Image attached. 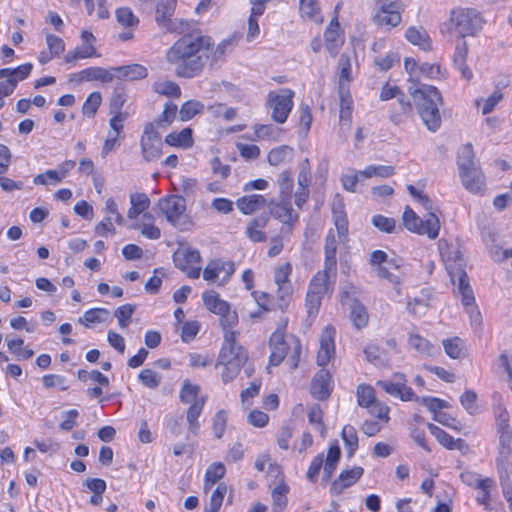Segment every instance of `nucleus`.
Listing matches in <instances>:
<instances>
[{
    "mask_svg": "<svg viewBox=\"0 0 512 512\" xmlns=\"http://www.w3.org/2000/svg\"><path fill=\"white\" fill-rule=\"evenodd\" d=\"M302 17L309 20H319V7L316 0H299Z\"/></svg>",
    "mask_w": 512,
    "mask_h": 512,
    "instance_id": "052dcab7",
    "label": "nucleus"
},
{
    "mask_svg": "<svg viewBox=\"0 0 512 512\" xmlns=\"http://www.w3.org/2000/svg\"><path fill=\"white\" fill-rule=\"evenodd\" d=\"M335 329L327 326L320 337V349L317 354V364L324 367L335 354L334 346Z\"/></svg>",
    "mask_w": 512,
    "mask_h": 512,
    "instance_id": "aec40b11",
    "label": "nucleus"
},
{
    "mask_svg": "<svg viewBox=\"0 0 512 512\" xmlns=\"http://www.w3.org/2000/svg\"><path fill=\"white\" fill-rule=\"evenodd\" d=\"M294 92L282 89L279 93L271 92L268 95V104L272 108V118L277 123H284L293 107Z\"/></svg>",
    "mask_w": 512,
    "mask_h": 512,
    "instance_id": "2eb2a0df",
    "label": "nucleus"
},
{
    "mask_svg": "<svg viewBox=\"0 0 512 512\" xmlns=\"http://www.w3.org/2000/svg\"><path fill=\"white\" fill-rule=\"evenodd\" d=\"M119 73V78L129 80L144 79L148 76V69L140 64H131L114 68Z\"/></svg>",
    "mask_w": 512,
    "mask_h": 512,
    "instance_id": "c9c22d12",
    "label": "nucleus"
},
{
    "mask_svg": "<svg viewBox=\"0 0 512 512\" xmlns=\"http://www.w3.org/2000/svg\"><path fill=\"white\" fill-rule=\"evenodd\" d=\"M226 468L223 463L215 462L211 464L205 473L204 489H210L217 481L222 479L225 475Z\"/></svg>",
    "mask_w": 512,
    "mask_h": 512,
    "instance_id": "ea45409f",
    "label": "nucleus"
},
{
    "mask_svg": "<svg viewBox=\"0 0 512 512\" xmlns=\"http://www.w3.org/2000/svg\"><path fill=\"white\" fill-rule=\"evenodd\" d=\"M235 42L234 37H229L214 47L211 37L192 31L180 37L167 50L165 59L174 66L178 77L189 79L201 74L209 58L212 63L218 62L231 51Z\"/></svg>",
    "mask_w": 512,
    "mask_h": 512,
    "instance_id": "f257e3e1",
    "label": "nucleus"
},
{
    "mask_svg": "<svg viewBox=\"0 0 512 512\" xmlns=\"http://www.w3.org/2000/svg\"><path fill=\"white\" fill-rule=\"evenodd\" d=\"M443 347L445 353L453 359H457L461 356L463 341L459 337L443 340Z\"/></svg>",
    "mask_w": 512,
    "mask_h": 512,
    "instance_id": "680f3d73",
    "label": "nucleus"
},
{
    "mask_svg": "<svg viewBox=\"0 0 512 512\" xmlns=\"http://www.w3.org/2000/svg\"><path fill=\"white\" fill-rule=\"evenodd\" d=\"M135 312V306L131 304H124L115 310V317L118 320L119 326L124 329L129 325L133 313Z\"/></svg>",
    "mask_w": 512,
    "mask_h": 512,
    "instance_id": "0e129e2a",
    "label": "nucleus"
},
{
    "mask_svg": "<svg viewBox=\"0 0 512 512\" xmlns=\"http://www.w3.org/2000/svg\"><path fill=\"white\" fill-rule=\"evenodd\" d=\"M142 156L145 161L153 162L162 155V142L140 141Z\"/></svg>",
    "mask_w": 512,
    "mask_h": 512,
    "instance_id": "c03bdc74",
    "label": "nucleus"
},
{
    "mask_svg": "<svg viewBox=\"0 0 512 512\" xmlns=\"http://www.w3.org/2000/svg\"><path fill=\"white\" fill-rule=\"evenodd\" d=\"M339 22L337 17H334L324 33L325 47L332 57H335L344 43L343 38L339 33Z\"/></svg>",
    "mask_w": 512,
    "mask_h": 512,
    "instance_id": "5701e85b",
    "label": "nucleus"
},
{
    "mask_svg": "<svg viewBox=\"0 0 512 512\" xmlns=\"http://www.w3.org/2000/svg\"><path fill=\"white\" fill-rule=\"evenodd\" d=\"M267 208L270 216L285 225L282 232L290 234L293 227L299 221V215L292 208L291 199L280 198V201L270 200L267 203Z\"/></svg>",
    "mask_w": 512,
    "mask_h": 512,
    "instance_id": "ddd939ff",
    "label": "nucleus"
},
{
    "mask_svg": "<svg viewBox=\"0 0 512 512\" xmlns=\"http://www.w3.org/2000/svg\"><path fill=\"white\" fill-rule=\"evenodd\" d=\"M138 378L142 385L149 389H156L162 380V376L152 369H143Z\"/></svg>",
    "mask_w": 512,
    "mask_h": 512,
    "instance_id": "13d9d810",
    "label": "nucleus"
},
{
    "mask_svg": "<svg viewBox=\"0 0 512 512\" xmlns=\"http://www.w3.org/2000/svg\"><path fill=\"white\" fill-rule=\"evenodd\" d=\"M357 401L362 407H370L376 401L374 389L370 385H359L357 388Z\"/></svg>",
    "mask_w": 512,
    "mask_h": 512,
    "instance_id": "6e6d98bb",
    "label": "nucleus"
},
{
    "mask_svg": "<svg viewBox=\"0 0 512 512\" xmlns=\"http://www.w3.org/2000/svg\"><path fill=\"white\" fill-rule=\"evenodd\" d=\"M468 56V46L465 41H462L456 46L454 54V65L461 73L463 79L469 81L473 78V72L466 63Z\"/></svg>",
    "mask_w": 512,
    "mask_h": 512,
    "instance_id": "a878e982",
    "label": "nucleus"
},
{
    "mask_svg": "<svg viewBox=\"0 0 512 512\" xmlns=\"http://www.w3.org/2000/svg\"><path fill=\"white\" fill-rule=\"evenodd\" d=\"M332 391L331 375L328 370L320 369L314 376L310 392L311 395L320 401L329 398Z\"/></svg>",
    "mask_w": 512,
    "mask_h": 512,
    "instance_id": "6ab92c4d",
    "label": "nucleus"
},
{
    "mask_svg": "<svg viewBox=\"0 0 512 512\" xmlns=\"http://www.w3.org/2000/svg\"><path fill=\"white\" fill-rule=\"evenodd\" d=\"M248 355L242 346L236 344V332H229L224 335L218 365H223L222 381L227 384L234 380L240 372L242 366L247 362Z\"/></svg>",
    "mask_w": 512,
    "mask_h": 512,
    "instance_id": "39448f33",
    "label": "nucleus"
},
{
    "mask_svg": "<svg viewBox=\"0 0 512 512\" xmlns=\"http://www.w3.org/2000/svg\"><path fill=\"white\" fill-rule=\"evenodd\" d=\"M375 2L377 10L373 21L376 25L393 28L401 23V10L404 7L402 1L375 0Z\"/></svg>",
    "mask_w": 512,
    "mask_h": 512,
    "instance_id": "f8f14e48",
    "label": "nucleus"
},
{
    "mask_svg": "<svg viewBox=\"0 0 512 512\" xmlns=\"http://www.w3.org/2000/svg\"><path fill=\"white\" fill-rule=\"evenodd\" d=\"M100 55L97 53V50L94 45H83L76 47L74 50L69 51L65 57L64 61L66 63H72L79 59H86L91 57H99Z\"/></svg>",
    "mask_w": 512,
    "mask_h": 512,
    "instance_id": "4c0bfd02",
    "label": "nucleus"
},
{
    "mask_svg": "<svg viewBox=\"0 0 512 512\" xmlns=\"http://www.w3.org/2000/svg\"><path fill=\"white\" fill-rule=\"evenodd\" d=\"M173 260L175 266L185 272L191 279H197L201 273V262L199 250L190 247L183 248L174 253Z\"/></svg>",
    "mask_w": 512,
    "mask_h": 512,
    "instance_id": "4468645a",
    "label": "nucleus"
},
{
    "mask_svg": "<svg viewBox=\"0 0 512 512\" xmlns=\"http://www.w3.org/2000/svg\"><path fill=\"white\" fill-rule=\"evenodd\" d=\"M446 269L453 285H457L458 291L462 296V304L465 307L466 312L470 315L471 321L473 323L480 324L481 314L475 306V297L469 284L467 273L460 265L457 266L456 264H447Z\"/></svg>",
    "mask_w": 512,
    "mask_h": 512,
    "instance_id": "0eeeda50",
    "label": "nucleus"
},
{
    "mask_svg": "<svg viewBox=\"0 0 512 512\" xmlns=\"http://www.w3.org/2000/svg\"><path fill=\"white\" fill-rule=\"evenodd\" d=\"M337 242L335 238V234L332 230H330L325 238L324 244V253H325V261L324 267L327 270L336 271L337 270Z\"/></svg>",
    "mask_w": 512,
    "mask_h": 512,
    "instance_id": "cd10ccee",
    "label": "nucleus"
},
{
    "mask_svg": "<svg viewBox=\"0 0 512 512\" xmlns=\"http://www.w3.org/2000/svg\"><path fill=\"white\" fill-rule=\"evenodd\" d=\"M267 200L263 195L251 194L236 201L237 208L245 215L253 214L267 207Z\"/></svg>",
    "mask_w": 512,
    "mask_h": 512,
    "instance_id": "b1692460",
    "label": "nucleus"
},
{
    "mask_svg": "<svg viewBox=\"0 0 512 512\" xmlns=\"http://www.w3.org/2000/svg\"><path fill=\"white\" fill-rule=\"evenodd\" d=\"M269 222L268 214H261L250 220L246 227V235L253 242H263L266 240V234L262 231Z\"/></svg>",
    "mask_w": 512,
    "mask_h": 512,
    "instance_id": "393cba45",
    "label": "nucleus"
},
{
    "mask_svg": "<svg viewBox=\"0 0 512 512\" xmlns=\"http://www.w3.org/2000/svg\"><path fill=\"white\" fill-rule=\"evenodd\" d=\"M362 467H353L349 470H344L340 473L338 478L331 483L330 492L333 495L341 494L346 488L354 485L363 475Z\"/></svg>",
    "mask_w": 512,
    "mask_h": 512,
    "instance_id": "4be33fe9",
    "label": "nucleus"
},
{
    "mask_svg": "<svg viewBox=\"0 0 512 512\" xmlns=\"http://www.w3.org/2000/svg\"><path fill=\"white\" fill-rule=\"evenodd\" d=\"M110 317V312L106 308H91L87 310L82 317L78 319V323L89 327L91 324L104 323Z\"/></svg>",
    "mask_w": 512,
    "mask_h": 512,
    "instance_id": "2f4dec72",
    "label": "nucleus"
},
{
    "mask_svg": "<svg viewBox=\"0 0 512 512\" xmlns=\"http://www.w3.org/2000/svg\"><path fill=\"white\" fill-rule=\"evenodd\" d=\"M351 319L357 329L365 327L368 323V314L365 307L357 301L351 305Z\"/></svg>",
    "mask_w": 512,
    "mask_h": 512,
    "instance_id": "8fccbe9b",
    "label": "nucleus"
},
{
    "mask_svg": "<svg viewBox=\"0 0 512 512\" xmlns=\"http://www.w3.org/2000/svg\"><path fill=\"white\" fill-rule=\"evenodd\" d=\"M101 101L102 97L99 92L91 93L83 104L82 113L87 117H93L96 114Z\"/></svg>",
    "mask_w": 512,
    "mask_h": 512,
    "instance_id": "bf43d9fd",
    "label": "nucleus"
},
{
    "mask_svg": "<svg viewBox=\"0 0 512 512\" xmlns=\"http://www.w3.org/2000/svg\"><path fill=\"white\" fill-rule=\"evenodd\" d=\"M227 492V487L225 484H219L217 488L213 491L209 504L205 508V512H218L223 500L224 496Z\"/></svg>",
    "mask_w": 512,
    "mask_h": 512,
    "instance_id": "5fc2aeb1",
    "label": "nucleus"
},
{
    "mask_svg": "<svg viewBox=\"0 0 512 512\" xmlns=\"http://www.w3.org/2000/svg\"><path fill=\"white\" fill-rule=\"evenodd\" d=\"M291 148L288 146H281L278 148L272 149L268 154V162L272 166H278L281 163L285 162L289 153L291 152Z\"/></svg>",
    "mask_w": 512,
    "mask_h": 512,
    "instance_id": "774afa93",
    "label": "nucleus"
},
{
    "mask_svg": "<svg viewBox=\"0 0 512 512\" xmlns=\"http://www.w3.org/2000/svg\"><path fill=\"white\" fill-rule=\"evenodd\" d=\"M77 377L81 382L87 383L88 381L96 382L100 386L108 387L109 379L106 375L98 370L87 371L80 369L77 372Z\"/></svg>",
    "mask_w": 512,
    "mask_h": 512,
    "instance_id": "09e8293b",
    "label": "nucleus"
},
{
    "mask_svg": "<svg viewBox=\"0 0 512 512\" xmlns=\"http://www.w3.org/2000/svg\"><path fill=\"white\" fill-rule=\"evenodd\" d=\"M428 212L426 219H421L410 207L403 212V224L410 232L418 235H426L429 239H436L440 231V221L436 215L437 208L433 201L427 196L419 197L418 201Z\"/></svg>",
    "mask_w": 512,
    "mask_h": 512,
    "instance_id": "7ed1b4c3",
    "label": "nucleus"
},
{
    "mask_svg": "<svg viewBox=\"0 0 512 512\" xmlns=\"http://www.w3.org/2000/svg\"><path fill=\"white\" fill-rule=\"evenodd\" d=\"M202 299L206 308L220 316V324L224 330V335L234 332L232 329L238 324V314L231 309L230 304L221 299L215 291H207L202 295Z\"/></svg>",
    "mask_w": 512,
    "mask_h": 512,
    "instance_id": "6e6552de",
    "label": "nucleus"
},
{
    "mask_svg": "<svg viewBox=\"0 0 512 512\" xmlns=\"http://www.w3.org/2000/svg\"><path fill=\"white\" fill-rule=\"evenodd\" d=\"M512 440V433L509 430V425L506 424V426L503 427L502 435L500 436V442H501V448L499 451V457L497 458V468L500 469V467H505L506 463L508 462L510 456H511V448H510V442Z\"/></svg>",
    "mask_w": 512,
    "mask_h": 512,
    "instance_id": "72a5a7b5",
    "label": "nucleus"
},
{
    "mask_svg": "<svg viewBox=\"0 0 512 512\" xmlns=\"http://www.w3.org/2000/svg\"><path fill=\"white\" fill-rule=\"evenodd\" d=\"M450 21L454 32L461 38L474 36L482 28L483 24L479 13L472 8L453 10Z\"/></svg>",
    "mask_w": 512,
    "mask_h": 512,
    "instance_id": "1a4fd4ad",
    "label": "nucleus"
},
{
    "mask_svg": "<svg viewBox=\"0 0 512 512\" xmlns=\"http://www.w3.org/2000/svg\"><path fill=\"white\" fill-rule=\"evenodd\" d=\"M278 184H279V191H280V198H286L291 199L293 187H294V180L292 177L291 172L289 171H283L279 174L278 177Z\"/></svg>",
    "mask_w": 512,
    "mask_h": 512,
    "instance_id": "603ef678",
    "label": "nucleus"
},
{
    "mask_svg": "<svg viewBox=\"0 0 512 512\" xmlns=\"http://www.w3.org/2000/svg\"><path fill=\"white\" fill-rule=\"evenodd\" d=\"M204 108V105L196 100H189L183 103L180 108L179 115L182 121H188L192 119L196 114L200 113Z\"/></svg>",
    "mask_w": 512,
    "mask_h": 512,
    "instance_id": "864d4df0",
    "label": "nucleus"
},
{
    "mask_svg": "<svg viewBox=\"0 0 512 512\" xmlns=\"http://www.w3.org/2000/svg\"><path fill=\"white\" fill-rule=\"evenodd\" d=\"M228 414L225 410H219L213 417L212 430L216 438H221L225 432Z\"/></svg>",
    "mask_w": 512,
    "mask_h": 512,
    "instance_id": "69168bd1",
    "label": "nucleus"
},
{
    "mask_svg": "<svg viewBox=\"0 0 512 512\" xmlns=\"http://www.w3.org/2000/svg\"><path fill=\"white\" fill-rule=\"evenodd\" d=\"M408 91L427 129L437 131L442 122L439 107L443 105L439 90L431 85H421L417 88L409 87Z\"/></svg>",
    "mask_w": 512,
    "mask_h": 512,
    "instance_id": "f03ea898",
    "label": "nucleus"
},
{
    "mask_svg": "<svg viewBox=\"0 0 512 512\" xmlns=\"http://www.w3.org/2000/svg\"><path fill=\"white\" fill-rule=\"evenodd\" d=\"M159 209L166 216V219L179 230H186L190 225L188 216L185 214L186 201L178 195H171L159 200Z\"/></svg>",
    "mask_w": 512,
    "mask_h": 512,
    "instance_id": "9d476101",
    "label": "nucleus"
},
{
    "mask_svg": "<svg viewBox=\"0 0 512 512\" xmlns=\"http://www.w3.org/2000/svg\"><path fill=\"white\" fill-rule=\"evenodd\" d=\"M176 1L177 0H159L155 20L159 27L165 29V31L169 33H178L182 34V36L187 33H192V31H189L188 29V22L172 19L176 8Z\"/></svg>",
    "mask_w": 512,
    "mask_h": 512,
    "instance_id": "9b49d317",
    "label": "nucleus"
},
{
    "mask_svg": "<svg viewBox=\"0 0 512 512\" xmlns=\"http://www.w3.org/2000/svg\"><path fill=\"white\" fill-rule=\"evenodd\" d=\"M427 427L430 433L437 439V441L449 450L454 449H462L464 446V440L462 439H454L451 435H449L446 431L436 426L435 424L428 423Z\"/></svg>",
    "mask_w": 512,
    "mask_h": 512,
    "instance_id": "bb28decb",
    "label": "nucleus"
},
{
    "mask_svg": "<svg viewBox=\"0 0 512 512\" xmlns=\"http://www.w3.org/2000/svg\"><path fill=\"white\" fill-rule=\"evenodd\" d=\"M165 143L182 148H190L193 145L192 129L184 128L180 132L169 133L165 137Z\"/></svg>",
    "mask_w": 512,
    "mask_h": 512,
    "instance_id": "c756f323",
    "label": "nucleus"
},
{
    "mask_svg": "<svg viewBox=\"0 0 512 512\" xmlns=\"http://www.w3.org/2000/svg\"><path fill=\"white\" fill-rule=\"evenodd\" d=\"M209 263L211 264L213 270H215L217 272L218 277H219L220 273H222V272L225 273L224 277L221 279V281L218 284L219 286L225 285L235 271L234 263L231 261H223L221 259H213V260L209 261Z\"/></svg>",
    "mask_w": 512,
    "mask_h": 512,
    "instance_id": "37998d69",
    "label": "nucleus"
},
{
    "mask_svg": "<svg viewBox=\"0 0 512 512\" xmlns=\"http://www.w3.org/2000/svg\"><path fill=\"white\" fill-rule=\"evenodd\" d=\"M200 386L192 384L189 380L184 381L180 390V401L192 405L200 400Z\"/></svg>",
    "mask_w": 512,
    "mask_h": 512,
    "instance_id": "79ce46f5",
    "label": "nucleus"
},
{
    "mask_svg": "<svg viewBox=\"0 0 512 512\" xmlns=\"http://www.w3.org/2000/svg\"><path fill=\"white\" fill-rule=\"evenodd\" d=\"M117 21L126 27H134L139 23L138 18L133 14L132 10L128 7H121L116 10Z\"/></svg>",
    "mask_w": 512,
    "mask_h": 512,
    "instance_id": "e2e57ef3",
    "label": "nucleus"
},
{
    "mask_svg": "<svg viewBox=\"0 0 512 512\" xmlns=\"http://www.w3.org/2000/svg\"><path fill=\"white\" fill-rule=\"evenodd\" d=\"M495 482L492 478L486 477L479 483V494L477 496V502L479 504L485 505L486 509H491L489 506L490 502V490L494 486Z\"/></svg>",
    "mask_w": 512,
    "mask_h": 512,
    "instance_id": "4d7b16f0",
    "label": "nucleus"
},
{
    "mask_svg": "<svg viewBox=\"0 0 512 512\" xmlns=\"http://www.w3.org/2000/svg\"><path fill=\"white\" fill-rule=\"evenodd\" d=\"M205 403H206V397L201 396L200 400L197 401L196 403H193L192 405H190V407L187 410L186 419L188 422V428H189V431L193 434H197V432L200 428V423L198 421V418L202 413Z\"/></svg>",
    "mask_w": 512,
    "mask_h": 512,
    "instance_id": "7c9ffc66",
    "label": "nucleus"
},
{
    "mask_svg": "<svg viewBox=\"0 0 512 512\" xmlns=\"http://www.w3.org/2000/svg\"><path fill=\"white\" fill-rule=\"evenodd\" d=\"M457 165L459 174H464V177L466 178V171L472 170L474 174L476 173L477 181H479V168L481 167L475 160V153L472 144L467 143L459 148Z\"/></svg>",
    "mask_w": 512,
    "mask_h": 512,
    "instance_id": "412c9836",
    "label": "nucleus"
},
{
    "mask_svg": "<svg viewBox=\"0 0 512 512\" xmlns=\"http://www.w3.org/2000/svg\"><path fill=\"white\" fill-rule=\"evenodd\" d=\"M341 436L346 448L348 449V456H353L358 448V436L356 429L351 425H345L342 429Z\"/></svg>",
    "mask_w": 512,
    "mask_h": 512,
    "instance_id": "a18cd8bd",
    "label": "nucleus"
},
{
    "mask_svg": "<svg viewBox=\"0 0 512 512\" xmlns=\"http://www.w3.org/2000/svg\"><path fill=\"white\" fill-rule=\"evenodd\" d=\"M405 37L411 44L418 45L424 51L431 49L429 36L422 28L409 27L406 30Z\"/></svg>",
    "mask_w": 512,
    "mask_h": 512,
    "instance_id": "f704fd0d",
    "label": "nucleus"
},
{
    "mask_svg": "<svg viewBox=\"0 0 512 512\" xmlns=\"http://www.w3.org/2000/svg\"><path fill=\"white\" fill-rule=\"evenodd\" d=\"M343 209L341 199L333 204L334 223L340 237H345L348 233V220Z\"/></svg>",
    "mask_w": 512,
    "mask_h": 512,
    "instance_id": "58836bf2",
    "label": "nucleus"
},
{
    "mask_svg": "<svg viewBox=\"0 0 512 512\" xmlns=\"http://www.w3.org/2000/svg\"><path fill=\"white\" fill-rule=\"evenodd\" d=\"M269 345L271 348L270 365L278 366L287 358V364L291 369L298 367L302 347L297 337L293 335L285 337L282 331L277 330L270 336Z\"/></svg>",
    "mask_w": 512,
    "mask_h": 512,
    "instance_id": "423d86ee",
    "label": "nucleus"
},
{
    "mask_svg": "<svg viewBox=\"0 0 512 512\" xmlns=\"http://www.w3.org/2000/svg\"><path fill=\"white\" fill-rule=\"evenodd\" d=\"M351 104L352 100L349 95L345 96L343 93V88L341 87V131L344 135V137H347L348 132L350 130V126L352 123V117H351Z\"/></svg>",
    "mask_w": 512,
    "mask_h": 512,
    "instance_id": "e433bc0d",
    "label": "nucleus"
},
{
    "mask_svg": "<svg viewBox=\"0 0 512 512\" xmlns=\"http://www.w3.org/2000/svg\"><path fill=\"white\" fill-rule=\"evenodd\" d=\"M153 91L164 96L179 98L181 89L179 85L173 81H160L153 84Z\"/></svg>",
    "mask_w": 512,
    "mask_h": 512,
    "instance_id": "de8ad7c7",
    "label": "nucleus"
},
{
    "mask_svg": "<svg viewBox=\"0 0 512 512\" xmlns=\"http://www.w3.org/2000/svg\"><path fill=\"white\" fill-rule=\"evenodd\" d=\"M407 379L403 373H394L392 380H380L377 386L383 389L391 396L398 397L402 401H416L427 407L430 412L439 414L438 411L443 408H448L449 404L445 400L436 397H418L414 394L412 389L406 385Z\"/></svg>",
    "mask_w": 512,
    "mask_h": 512,
    "instance_id": "20e7f679",
    "label": "nucleus"
},
{
    "mask_svg": "<svg viewBox=\"0 0 512 512\" xmlns=\"http://www.w3.org/2000/svg\"><path fill=\"white\" fill-rule=\"evenodd\" d=\"M338 70H339V81L342 86L343 81L350 82L352 81V65H351V56L347 53H342L340 55L338 61Z\"/></svg>",
    "mask_w": 512,
    "mask_h": 512,
    "instance_id": "3c124183",
    "label": "nucleus"
},
{
    "mask_svg": "<svg viewBox=\"0 0 512 512\" xmlns=\"http://www.w3.org/2000/svg\"><path fill=\"white\" fill-rule=\"evenodd\" d=\"M363 178H388L395 174V168L389 165H369L364 170L359 172Z\"/></svg>",
    "mask_w": 512,
    "mask_h": 512,
    "instance_id": "a19ab883",
    "label": "nucleus"
},
{
    "mask_svg": "<svg viewBox=\"0 0 512 512\" xmlns=\"http://www.w3.org/2000/svg\"><path fill=\"white\" fill-rule=\"evenodd\" d=\"M33 66L31 63H25L17 68L0 69V96L7 97L13 93L19 81L26 79L31 73Z\"/></svg>",
    "mask_w": 512,
    "mask_h": 512,
    "instance_id": "dca6fc26",
    "label": "nucleus"
},
{
    "mask_svg": "<svg viewBox=\"0 0 512 512\" xmlns=\"http://www.w3.org/2000/svg\"><path fill=\"white\" fill-rule=\"evenodd\" d=\"M370 265L374 267V270L379 278L386 279L392 284H399L400 278L390 272V268L399 269L400 265L396 260H388V255L382 250H375L370 255Z\"/></svg>",
    "mask_w": 512,
    "mask_h": 512,
    "instance_id": "f3484780",
    "label": "nucleus"
},
{
    "mask_svg": "<svg viewBox=\"0 0 512 512\" xmlns=\"http://www.w3.org/2000/svg\"><path fill=\"white\" fill-rule=\"evenodd\" d=\"M131 207L128 210L127 217L136 219L150 206V199L145 193H132L130 195Z\"/></svg>",
    "mask_w": 512,
    "mask_h": 512,
    "instance_id": "c85d7f7f",
    "label": "nucleus"
},
{
    "mask_svg": "<svg viewBox=\"0 0 512 512\" xmlns=\"http://www.w3.org/2000/svg\"><path fill=\"white\" fill-rule=\"evenodd\" d=\"M461 405L471 415L475 414L478 410L477 394L473 390H466L460 397Z\"/></svg>",
    "mask_w": 512,
    "mask_h": 512,
    "instance_id": "338daca9",
    "label": "nucleus"
},
{
    "mask_svg": "<svg viewBox=\"0 0 512 512\" xmlns=\"http://www.w3.org/2000/svg\"><path fill=\"white\" fill-rule=\"evenodd\" d=\"M84 78L86 81H100L103 83H109L113 80V74L102 67H89L84 69Z\"/></svg>",
    "mask_w": 512,
    "mask_h": 512,
    "instance_id": "49530a36",
    "label": "nucleus"
},
{
    "mask_svg": "<svg viewBox=\"0 0 512 512\" xmlns=\"http://www.w3.org/2000/svg\"><path fill=\"white\" fill-rule=\"evenodd\" d=\"M466 172V178L464 177V174H459L463 186L471 193H482L485 190V176L481 168H479V181H477L476 173L474 174L472 170Z\"/></svg>",
    "mask_w": 512,
    "mask_h": 512,
    "instance_id": "473e14b6",
    "label": "nucleus"
},
{
    "mask_svg": "<svg viewBox=\"0 0 512 512\" xmlns=\"http://www.w3.org/2000/svg\"><path fill=\"white\" fill-rule=\"evenodd\" d=\"M335 276L336 271L327 270L324 267L322 271H318L313 276L307 291L324 297L325 294L333 291L334 281L331 282V278H335Z\"/></svg>",
    "mask_w": 512,
    "mask_h": 512,
    "instance_id": "a211bd4d",
    "label": "nucleus"
}]
</instances>
